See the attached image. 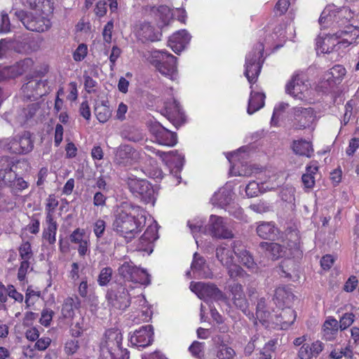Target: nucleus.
Segmentation results:
<instances>
[{"mask_svg": "<svg viewBox=\"0 0 359 359\" xmlns=\"http://www.w3.org/2000/svg\"><path fill=\"white\" fill-rule=\"evenodd\" d=\"M128 185L135 197L140 198L145 203L154 204V190L148 181L136 178L129 179Z\"/></svg>", "mask_w": 359, "mask_h": 359, "instance_id": "1a4fd4ad", "label": "nucleus"}, {"mask_svg": "<svg viewBox=\"0 0 359 359\" xmlns=\"http://www.w3.org/2000/svg\"><path fill=\"white\" fill-rule=\"evenodd\" d=\"M341 48L336 33L332 35H326L325 37L319 36L316 39V48L320 50L321 53H330Z\"/></svg>", "mask_w": 359, "mask_h": 359, "instance_id": "5701e85b", "label": "nucleus"}, {"mask_svg": "<svg viewBox=\"0 0 359 359\" xmlns=\"http://www.w3.org/2000/svg\"><path fill=\"white\" fill-rule=\"evenodd\" d=\"M133 154V148L127 144L121 145L116 153V158L120 163H128Z\"/></svg>", "mask_w": 359, "mask_h": 359, "instance_id": "de8ad7c7", "label": "nucleus"}, {"mask_svg": "<svg viewBox=\"0 0 359 359\" xmlns=\"http://www.w3.org/2000/svg\"><path fill=\"white\" fill-rule=\"evenodd\" d=\"M298 355L300 359H312L313 355L310 348V344H304L299 351Z\"/></svg>", "mask_w": 359, "mask_h": 359, "instance_id": "338daca9", "label": "nucleus"}, {"mask_svg": "<svg viewBox=\"0 0 359 359\" xmlns=\"http://www.w3.org/2000/svg\"><path fill=\"white\" fill-rule=\"evenodd\" d=\"M87 46L84 43L79 45L73 53L74 60L76 62L83 60L87 55Z\"/></svg>", "mask_w": 359, "mask_h": 359, "instance_id": "e2e57ef3", "label": "nucleus"}, {"mask_svg": "<svg viewBox=\"0 0 359 359\" xmlns=\"http://www.w3.org/2000/svg\"><path fill=\"white\" fill-rule=\"evenodd\" d=\"M144 210L138 205L121 203L114 213L113 230L130 241L145 224Z\"/></svg>", "mask_w": 359, "mask_h": 359, "instance_id": "f257e3e1", "label": "nucleus"}, {"mask_svg": "<svg viewBox=\"0 0 359 359\" xmlns=\"http://www.w3.org/2000/svg\"><path fill=\"white\" fill-rule=\"evenodd\" d=\"M330 357L332 359H341L344 357L345 359H353V353L352 350L348 347L344 349H334L331 351Z\"/></svg>", "mask_w": 359, "mask_h": 359, "instance_id": "5fc2aeb1", "label": "nucleus"}, {"mask_svg": "<svg viewBox=\"0 0 359 359\" xmlns=\"http://www.w3.org/2000/svg\"><path fill=\"white\" fill-rule=\"evenodd\" d=\"M25 7L36 11V14L48 15L53 11V4L50 0H22Z\"/></svg>", "mask_w": 359, "mask_h": 359, "instance_id": "c756f323", "label": "nucleus"}, {"mask_svg": "<svg viewBox=\"0 0 359 359\" xmlns=\"http://www.w3.org/2000/svg\"><path fill=\"white\" fill-rule=\"evenodd\" d=\"M162 114L164 115L176 128L180 126L185 121L184 114L180 104L175 100L165 102Z\"/></svg>", "mask_w": 359, "mask_h": 359, "instance_id": "6ab92c4d", "label": "nucleus"}, {"mask_svg": "<svg viewBox=\"0 0 359 359\" xmlns=\"http://www.w3.org/2000/svg\"><path fill=\"white\" fill-rule=\"evenodd\" d=\"M265 95L263 93L253 92L250 93L247 112L249 114H252L264 104Z\"/></svg>", "mask_w": 359, "mask_h": 359, "instance_id": "a19ab883", "label": "nucleus"}, {"mask_svg": "<svg viewBox=\"0 0 359 359\" xmlns=\"http://www.w3.org/2000/svg\"><path fill=\"white\" fill-rule=\"evenodd\" d=\"M294 294L286 287H278L275 290L274 298L278 306L288 305L294 299Z\"/></svg>", "mask_w": 359, "mask_h": 359, "instance_id": "58836bf2", "label": "nucleus"}, {"mask_svg": "<svg viewBox=\"0 0 359 359\" xmlns=\"http://www.w3.org/2000/svg\"><path fill=\"white\" fill-rule=\"evenodd\" d=\"M231 200V191L226 189H219L212 198V203L221 207L230 204Z\"/></svg>", "mask_w": 359, "mask_h": 359, "instance_id": "49530a36", "label": "nucleus"}, {"mask_svg": "<svg viewBox=\"0 0 359 359\" xmlns=\"http://www.w3.org/2000/svg\"><path fill=\"white\" fill-rule=\"evenodd\" d=\"M230 291L234 305L250 319L254 318V314L248 310V302L243 292V286L239 283H233L230 285Z\"/></svg>", "mask_w": 359, "mask_h": 359, "instance_id": "4be33fe9", "label": "nucleus"}, {"mask_svg": "<svg viewBox=\"0 0 359 359\" xmlns=\"http://www.w3.org/2000/svg\"><path fill=\"white\" fill-rule=\"evenodd\" d=\"M337 36L340 41L342 48L356 43L359 38V28L353 25H347L344 29L336 32Z\"/></svg>", "mask_w": 359, "mask_h": 359, "instance_id": "b1692460", "label": "nucleus"}, {"mask_svg": "<svg viewBox=\"0 0 359 359\" xmlns=\"http://www.w3.org/2000/svg\"><path fill=\"white\" fill-rule=\"evenodd\" d=\"M285 91L296 100H307L310 95L309 83L303 73H295L285 86Z\"/></svg>", "mask_w": 359, "mask_h": 359, "instance_id": "423d86ee", "label": "nucleus"}, {"mask_svg": "<svg viewBox=\"0 0 359 359\" xmlns=\"http://www.w3.org/2000/svg\"><path fill=\"white\" fill-rule=\"evenodd\" d=\"M95 114L100 123L107 122L111 116V110L109 107L103 103L97 104L95 107Z\"/></svg>", "mask_w": 359, "mask_h": 359, "instance_id": "8fccbe9b", "label": "nucleus"}, {"mask_svg": "<svg viewBox=\"0 0 359 359\" xmlns=\"http://www.w3.org/2000/svg\"><path fill=\"white\" fill-rule=\"evenodd\" d=\"M177 57L166 50L154 51L151 63L163 76L171 80L177 76Z\"/></svg>", "mask_w": 359, "mask_h": 359, "instance_id": "7ed1b4c3", "label": "nucleus"}, {"mask_svg": "<svg viewBox=\"0 0 359 359\" xmlns=\"http://www.w3.org/2000/svg\"><path fill=\"white\" fill-rule=\"evenodd\" d=\"M256 232L257 235L263 239H274L278 229L272 222H259L257 223Z\"/></svg>", "mask_w": 359, "mask_h": 359, "instance_id": "2f4dec72", "label": "nucleus"}, {"mask_svg": "<svg viewBox=\"0 0 359 359\" xmlns=\"http://www.w3.org/2000/svg\"><path fill=\"white\" fill-rule=\"evenodd\" d=\"M339 322L332 317H329L323 326V337L327 341H332L335 339L339 331Z\"/></svg>", "mask_w": 359, "mask_h": 359, "instance_id": "4c0bfd02", "label": "nucleus"}, {"mask_svg": "<svg viewBox=\"0 0 359 359\" xmlns=\"http://www.w3.org/2000/svg\"><path fill=\"white\" fill-rule=\"evenodd\" d=\"M16 15L24 26L32 32H43L51 26L48 15L38 14V16H34L32 13H28L24 11L17 12Z\"/></svg>", "mask_w": 359, "mask_h": 359, "instance_id": "0eeeda50", "label": "nucleus"}, {"mask_svg": "<svg viewBox=\"0 0 359 359\" xmlns=\"http://www.w3.org/2000/svg\"><path fill=\"white\" fill-rule=\"evenodd\" d=\"M28 81L22 87L23 96L28 100H36L46 92V80L28 78Z\"/></svg>", "mask_w": 359, "mask_h": 359, "instance_id": "dca6fc26", "label": "nucleus"}, {"mask_svg": "<svg viewBox=\"0 0 359 359\" xmlns=\"http://www.w3.org/2000/svg\"><path fill=\"white\" fill-rule=\"evenodd\" d=\"M228 269V274L231 278L243 277L246 275L245 271L238 264L231 262L229 266H224Z\"/></svg>", "mask_w": 359, "mask_h": 359, "instance_id": "bf43d9fd", "label": "nucleus"}, {"mask_svg": "<svg viewBox=\"0 0 359 359\" xmlns=\"http://www.w3.org/2000/svg\"><path fill=\"white\" fill-rule=\"evenodd\" d=\"M256 319L262 324L273 321V316L267 309L266 300L264 297L258 299L256 306Z\"/></svg>", "mask_w": 359, "mask_h": 359, "instance_id": "c9c22d12", "label": "nucleus"}, {"mask_svg": "<svg viewBox=\"0 0 359 359\" xmlns=\"http://www.w3.org/2000/svg\"><path fill=\"white\" fill-rule=\"evenodd\" d=\"M348 13H349L346 8L337 10L333 6H327L322 12L319 18V23L325 27L334 24L339 26L344 25L347 22L346 15Z\"/></svg>", "mask_w": 359, "mask_h": 359, "instance_id": "ddd939ff", "label": "nucleus"}, {"mask_svg": "<svg viewBox=\"0 0 359 359\" xmlns=\"http://www.w3.org/2000/svg\"><path fill=\"white\" fill-rule=\"evenodd\" d=\"M189 287L201 299L210 298L215 301L224 299L223 292L213 284L191 282Z\"/></svg>", "mask_w": 359, "mask_h": 359, "instance_id": "4468645a", "label": "nucleus"}, {"mask_svg": "<svg viewBox=\"0 0 359 359\" xmlns=\"http://www.w3.org/2000/svg\"><path fill=\"white\" fill-rule=\"evenodd\" d=\"M80 305L81 300L77 296L66 298L62 305V316L65 318H72L74 316V309H79Z\"/></svg>", "mask_w": 359, "mask_h": 359, "instance_id": "f704fd0d", "label": "nucleus"}, {"mask_svg": "<svg viewBox=\"0 0 359 359\" xmlns=\"http://www.w3.org/2000/svg\"><path fill=\"white\" fill-rule=\"evenodd\" d=\"M276 320L271 321L277 325H280L282 329H287L290 327L295 320L296 313L294 310L290 308L283 309L279 316L276 315Z\"/></svg>", "mask_w": 359, "mask_h": 359, "instance_id": "e433bc0d", "label": "nucleus"}, {"mask_svg": "<svg viewBox=\"0 0 359 359\" xmlns=\"http://www.w3.org/2000/svg\"><path fill=\"white\" fill-rule=\"evenodd\" d=\"M34 41L27 35L15 36L11 41L7 42L6 39L0 41V58L3 57L5 50L11 48L20 53H29L34 50L33 44Z\"/></svg>", "mask_w": 359, "mask_h": 359, "instance_id": "f8f14e48", "label": "nucleus"}, {"mask_svg": "<svg viewBox=\"0 0 359 359\" xmlns=\"http://www.w3.org/2000/svg\"><path fill=\"white\" fill-rule=\"evenodd\" d=\"M150 14L155 18L158 27L168 25L172 16L169 7L163 5L158 7H152Z\"/></svg>", "mask_w": 359, "mask_h": 359, "instance_id": "7c9ffc66", "label": "nucleus"}, {"mask_svg": "<svg viewBox=\"0 0 359 359\" xmlns=\"http://www.w3.org/2000/svg\"><path fill=\"white\" fill-rule=\"evenodd\" d=\"M153 327L150 325L141 327L131 335L130 343L133 346L145 348L153 341Z\"/></svg>", "mask_w": 359, "mask_h": 359, "instance_id": "aec40b11", "label": "nucleus"}, {"mask_svg": "<svg viewBox=\"0 0 359 359\" xmlns=\"http://www.w3.org/2000/svg\"><path fill=\"white\" fill-rule=\"evenodd\" d=\"M106 223L103 219H99L93 224V232L97 238H101L105 231Z\"/></svg>", "mask_w": 359, "mask_h": 359, "instance_id": "69168bd1", "label": "nucleus"}, {"mask_svg": "<svg viewBox=\"0 0 359 359\" xmlns=\"http://www.w3.org/2000/svg\"><path fill=\"white\" fill-rule=\"evenodd\" d=\"M18 251L21 260H33V251L28 241L23 242L19 247Z\"/></svg>", "mask_w": 359, "mask_h": 359, "instance_id": "603ef678", "label": "nucleus"}, {"mask_svg": "<svg viewBox=\"0 0 359 359\" xmlns=\"http://www.w3.org/2000/svg\"><path fill=\"white\" fill-rule=\"evenodd\" d=\"M39 109V104L38 102L28 104L26 107H23L19 111L17 121L20 125L26 123L29 120L32 118L37 111Z\"/></svg>", "mask_w": 359, "mask_h": 359, "instance_id": "ea45409f", "label": "nucleus"}, {"mask_svg": "<svg viewBox=\"0 0 359 359\" xmlns=\"http://www.w3.org/2000/svg\"><path fill=\"white\" fill-rule=\"evenodd\" d=\"M28 187V183L23 180L22 177H18V175L15 177L11 189L13 192L21 191Z\"/></svg>", "mask_w": 359, "mask_h": 359, "instance_id": "680f3d73", "label": "nucleus"}, {"mask_svg": "<svg viewBox=\"0 0 359 359\" xmlns=\"http://www.w3.org/2000/svg\"><path fill=\"white\" fill-rule=\"evenodd\" d=\"M137 35L142 40L156 41L161 40V33L155 30L149 22H144L140 24L137 30Z\"/></svg>", "mask_w": 359, "mask_h": 359, "instance_id": "473e14b6", "label": "nucleus"}, {"mask_svg": "<svg viewBox=\"0 0 359 359\" xmlns=\"http://www.w3.org/2000/svg\"><path fill=\"white\" fill-rule=\"evenodd\" d=\"M123 337L118 330H109L100 347V359H129V352L123 349Z\"/></svg>", "mask_w": 359, "mask_h": 359, "instance_id": "f03ea898", "label": "nucleus"}, {"mask_svg": "<svg viewBox=\"0 0 359 359\" xmlns=\"http://www.w3.org/2000/svg\"><path fill=\"white\" fill-rule=\"evenodd\" d=\"M355 320V316L352 313H346L340 318L339 327L344 330L351 326Z\"/></svg>", "mask_w": 359, "mask_h": 359, "instance_id": "052dcab7", "label": "nucleus"}, {"mask_svg": "<svg viewBox=\"0 0 359 359\" xmlns=\"http://www.w3.org/2000/svg\"><path fill=\"white\" fill-rule=\"evenodd\" d=\"M290 114L293 127L297 130L310 128L316 118L312 107H295L291 109Z\"/></svg>", "mask_w": 359, "mask_h": 359, "instance_id": "9b49d317", "label": "nucleus"}, {"mask_svg": "<svg viewBox=\"0 0 359 359\" xmlns=\"http://www.w3.org/2000/svg\"><path fill=\"white\" fill-rule=\"evenodd\" d=\"M112 269L111 267L103 268L98 276L97 283L100 286H106L111 280L112 278Z\"/></svg>", "mask_w": 359, "mask_h": 359, "instance_id": "864d4df0", "label": "nucleus"}, {"mask_svg": "<svg viewBox=\"0 0 359 359\" xmlns=\"http://www.w3.org/2000/svg\"><path fill=\"white\" fill-rule=\"evenodd\" d=\"M191 268L195 276L198 278H210L212 277V273L207 265L205 259L197 252L194 255Z\"/></svg>", "mask_w": 359, "mask_h": 359, "instance_id": "c85d7f7f", "label": "nucleus"}, {"mask_svg": "<svg viewBox=\"0 0 359 359\" xmlns=\"http://www.w3.org/2000/svg\"><path fill=\"white\" fill-rule=\"evenodd\" d=\"M292 149L296 154L310 157L313 153L311 144L306 140H300L293 142Z\"/></svg>", "mask_w": 359, "mask_h": 359, "instance_id": "c03bdc74", "label": "nucleus"}, {"mask_svg": "<svg viewBox=\"0 0 359 359\" xmlns=\"http://www.w3.org/2000/svg\"><path fill=\"white\" fill-rule=\"evenodd\" d=\"M346 74V69L340 65H334L323 75L320 86L324 89L333 88L339 83Z\"/></svg>", "mask_w": 359, "mask_h": 359, "instance_id": "412c9836", "label": "nucleus"}, {"mask_svg": "<svg viewBox=\"0 0 359 359\" xmlns=\"http://www.w3.org/2000/svg\"><path fill=\"white\" fill-rule=\"evenodd\" d=\"M122 138L133 142L142 141L144 138L142 133L133 126H127L121 132Z\"/></svg>", "mask_w": 359, "mask_h": 359, "instance_id": "a18cd8bd", "label": "nucleus"}, {"mask_svg": "<svg viewBox=\"0 0 359 359\" xmlns=\"http://www.w3.org/2000/svg\"><path fill=\"white\" fill-rule=\"evenodd\" d=\"M208 230L212 236L217 238H231L233 236L232 231L226 226L224 218L211 215L208 222Z\"/></svg>", "mask_w": 359, "mask_h": 359, "instance_id": "2eb2a0df", "label": "nucleus"}, {"mask_svg": "<svg viewBox=\"0 0 359 359\" xmlns=\"http://www.w3.org/2000/svg\"><path fill=\"white\" fill-rule=\"evenodd\" d=\"M240 241H234L233 248L234 254L238 257L241 263L252 271H255L257 269V264L254 261L252 255L246 249L241 247Z\"/></svg>", "mask_w": 359, "mask_h": 359, "instance_id": "cd10ccee", "label": "nucleus"}, {"mask_svg": "<svg viewBox=\"0 0 359 359\" xmlns=\"http://www.w3.org/2000/svg\"><path fill=\"white\" fill-rule=\"evenodd\" d=\"M233 248L219 246L216 249V257L223 266H229L233 262Z\"/></svg>", "mask_w": 359, "mask_h": 359, "instance_id": "37998d69", "label": "nucleus"}, {"mask_svg": "<svg viewBox=\"0 0 359 359\" xmlns=\"http://www.w3.org/2000/svg\"><path fill=\"white\" fill-rule=\"evenodd\" d=\"M58 205L59 201L56 196L54 194L49 195L45 205L46 218H54L53 215Z\"/></svg>", "mask_w": 359, "mask_h": 359, "instance_id": "3c124183", "label": "nucleus"}, {"mask_svg": "<svg viewBox=\"0 0 359 359\" xmlns=\"http://www.w3.org/2000/svg\"><path fill=\"white\" fill-rule=\"evenodd\" d=\"M69 239L72 243L78 245L85 241V240L88 239V237L86 235L84 229L77 228L70 234Z\"/></svg>", "mask_w": 359, "mask_h": 359, "instance_id": "13d9d810", "label": "nucleus"}, {"mask_svg": "<svg viewBox=\"0 0 359 359\" xmlns=\"http://www.w3.org/2000/svg\"><path fill=\"white\" fill-rule=\"evenodd\" d=\"M259 247L268 252V255L272 259H277L282 257L296 256L300 254L299 245L296 241L287 243V247L285 248L276 243L262 242Z\"/></svg>", "mask_w": 359, "mask_h": 359, "instance_id": "9d476101", "label": "nucleus"}, {"mask_svg": "<svg viewBox=\"0 0 359 359\" xmlns=\"http://www.w3.org/2000/svg\"><path fill=\"white\" fill-rule=\"evenodd\" d=\"M118 274L125 280L144 285L151 283L150 275L136 266L132 262H124L118 269Z\"/></svg>", "mask_w": 359, "mask_h": 359, "instance_id": "39448f33", "label": "nucleus"}, {"mask_svg": "<svg viewBox=\"0 0 359 359\" xmlns=\"http://www.w3.org/2000/svg\"><path fill=\"white\" fill-rule=\"evenodd\" d=\"M191 355L198 359L204 358V343L194 341L189 348Z\"/></svg>", "mask_w": 359, "mask_h": 359, "instance_id": "4d7b16f0", "label": "nucleus"}, {"mask_svg": "<svg viewBox=\"0 0 359 359\" xmlns=\"http://www.w3.org/2000/svg\"><path fill=\"white\" fill-rule=\"evenodd\" d=\"M130 294L122 284H117L108 290L106 299L115 309L126 310L130 304Z\"/></svg>", "mask_w": 359, "mask_h": 359, "instance_id": "6e6552de", "label": "nucleus"}, {"mask_svg": "<svg viewBox=\"0 0 359 359\" xmlns=\"http://www.w3.org/2000/svg\"><path fill=\"white\" fill-rule=\"evenodd\" d=\"M153 133L155 135L156 141L160 144L172 147L177 144V134L162 126H154Z\"/></svg>", "mask_w": 359, "mask_h": 359, "instance_id": "a878e982", "label": "nucleus"}, {"mask_svg": "<svg viewBox=\"0 0 359 359\" xmlns=\"http://www.w3.org/2000/svg\"><path fill=\"white\" fill-rule=\"evenodd\" d=\"M33 65L34 61L29 57L20 60L13 65L6 67L1 71L0 70V81H3L7 78H15L21 76L28 70L31 69Z\"/></svg>", "mask_w": 359, "mask_h": 359, "instance_id": "f3484780", "label": "nucleus"}, {"mask_svg": "<svg viewBox=\"0 0 359 359\" xmlns=\"http://www.w3.org/2000/svg\"><path fill=\"white\" fill-rule=\"evenodd\" d=\"M158 238L157 224L149 225L143 235L139 238L136 248L138 251L147 252L150 254L153 252L154 242Z\"/></svg>", "mask_w": 359, "mask_h": 359, "instance_id": "a211bd4d", "label": "nucleus"}, {"mask_svg": "<svg viewBox=\"0 0 359 359\" xmlns=\"http://www.w3.org/2000/svg\"><path fill=\"white\" fill-rule=\"evenodd\" d=\"M235 355V351L226 345L219 346L217 352V358L218 359H233Z\"/></svg>", "mask_w": 359, "mask_h": 359, "instance_id": "6e6d98bb", "label": "nucleus"}, {"mask_svg": "<svg viewBox=\"0 0 359 359\" xmlns=\"http://www.w3.org/2000/svg\"><path fill=\"white\" fill-rule=\"evenodd\" d=\"M19 144H20V154H26L34 148V142L31 139V134L29 132L25 131L22 135L19 137Z\"/></svg>", "mask_w": 359, "mask_h": 359, "instance_id": "09e8293b", "label": "nucleus"}, {"mask_svg": "<svg viewBox=\"0 0 359 359\" xmlns=\"http://www.w3.org/2000/svg\"><path fill=\"white\" fill-rule=\"evenodd\" d=\"M45 224L46 226L43 230L42 238L49 245H53L56 241L57 223L54 218H46Z\"/></svg>", "mask_w": 359, "mask_h": 359, "instance_id": "72a5a7b5", "label": "nucleus"}, {"mask_svg": "<svg viewBox=\"0 0 359 359\" xmlns=\"http://www.w3.org/2000/svg\"><path fill=\"white\" fill-rule=\"evenodd\" d=\"M191 40V35L185 29L180 30L170 36L168 43L176 53L183 50Z\"/></svg>", "mask_w": 359, "mask_h": 359, "instance_id": "393cba45", "label": "nucleus"}, {"mask_svg": "<svg viewBox=\"0 0 359 359\" xmlns=\"http://www.w3.org/2000/svg\"><path fill=\"white\" fill-rule=\"evenodd\" d=\"M264 49L262 43H257L245 57L244 74L249 83H255L259 75L262 67L263 51Z\"/></svg>", "mask_w": 359, "mask_h": 359, "instance_id": "20e7f679", "label": "nucleus"}, {"mask_svg": "<svg viewBox=\"0 0 359 359\" xmlns=\"http://www.w3.org/2000/svg\"><path fill=\"white\" fill-rule=\"evenodd\" d=\"M318 170L316 163H313L306 168V172L302 177V181L306 188L311 189L315 184V175Z\"/></svg>", "mask_w": 359, "mask_h": 359, "instance_id": "79ce46f5", "label": "nucleus"}, {"mask_svg": "<svg viewBox=\"0 0 359 359\" xmlns=\"http://www.w3.org/2000/svg\"><path fill=\"white\" fill-rule=\"evenodd\" d=\"M3 168L0 169V187H11L17 174L12 170L11 162L7 157L0 158Z\"/></svg>", "mask_w": 359, "mask_h": 359, "instance_id": "bb28decb", "label": "nucleus"}, {"mask_svg": "<svg viewBox=\"0 0 359 359\" xmlns=\"http://www.w3.org/2000/svg\"><path fill=\"white\" fill-rule=\"evenodd\" d=\"M31 261L21 260L20 266L18 272V278L19 280L22 281L25 279L26 274L30 268Z\"/></svg>", "mask_w": 359, "mask_h": 359, "instance_id": "0e129e2a", "label": "nucleus"}, {"mask_svg": "<svg viewBox=\"0 0 359 359\" xmlns=\"http://www.w3.org/2000/svg\"><path fill=\"white\" fill-rule=\"evenodd\" d=\"M245 192L249 197H255L257 196L259 192V184L255 181L250 182L246 186Z\"/></svg>", "mask_w": 359, "mask_h": 359, "instance_id": "774afa93", "label": "nucleus"}]
</instances>
